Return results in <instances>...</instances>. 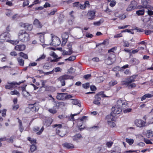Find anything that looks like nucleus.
I'll return each mask as SVG.
<instances>
[{"label": "nucleus", "mask_w": 153, "mask_h": 153, "mask_svg": "<svg viewBox=\"0 0 153 153\" xmlns=\"http://www.w3.org/2000/svg\"><path fill=\"white\" fill-rule=\"evenodd\" d=\"M19 38L21 41L23 42H27L30 40L29 35L24 30H21L19 32Z\"/></svg>", "instance_id": "1"}, {"label": "nucleus", "mask_w": 153, "mask_h": 153, "mask_svg": "<svg viewBox=\"0 0 153 153\" xmlns=\"http://www.w3.org/2000/svg\"><path fill=\"white\" fill-rule=\"evenodd\" d=\"M137 76V75H134L124 79L121 82L122 85H128L129 84L135 81V79Z\"/></svg>", "instance_id": "2"}, {"label": "nucleus", "mask_w": 153, "mask_h": 153, "mask_svg": "<svg viewBox=\"0 0 153 153\" xmlns=\"http://www.w3.org/2000/svg\"><path fill=\"white\" fill-rule=\"evenodd\" d=\"M72 97V95L70 94L68 95L66 93H57L56 96V98L57 100H68Z\"/></svg>", "instance_id": "3"}, {"label": "nucleus", "mask_w": 153, "mask_h": 153, "mask_svg": "<svg viewBox=\"0 0 153 153\" xmlns=\"http://www.w3.org/2000/svg\"><path fill=\"white\" fill-rule=\"evenodd\" d=\"M74 77L72 76L68 75L67 74H65L61 76L58 79V81L61 82V85L64 86L65 85V80L68 79H73Z\"/></svg>", "instance_id": "4"}, {"label": "nucleus", "mask_w": 153, "mask_h": 153, "mask_svg": "<svg viewBox=\"0 0 153 153\" xmlns=\"http://www.w3.org/2000/svg\"><path fill=\"white\" fill-rule=\"evenodd\" d=\"M52 42L50 45L54 46H58L60 44L61 42L59 39L56 36H54L52 37Z\"/></svg>", "instance_id": "5"}, {"label": "nucleus", "mask_w": 153, "mask_h": 153, "mask_svg": "<svg viewBox=\"0 0 153 153\" xmlns=\"http://www.w3.org/2000/svg\"><path fill=\"white\" fill-rule=\"evenodd\" d=\"M52 126L53 128L57 127L56 129V132L59 136L62 137L65 135V132H61V131L60 130L62 127V125L56 124Z\"/></svg>", "instance_id": "6"}, {"label": "nucleus", "mask_w": 153, "mask_h": 153, "mask_svg": "<svg viewBox=\"0 0 153 153\" xmlns=\"http://www.w3.org/2000/svg\"><path fill=\"white\" fill-rule=\"evenodd\" d=\"M25 80L23 81L22 82H19V83H17V82H7V83L8 84V85H6L5 86V88L6 89H11L12 88H14V86L15 85H19L20 84L22 83H23Z\"/></svg>", "instance_id": "7"}, {"label": "nucleus", "mask_w": 153, "mask_h": 153, "mask_svg": "<svg viewBox=\"0 0 153 153\" xmlns=\"http://www.w3.org/2000/svg\"><path fill=\"white\" fill-rule=\"evenodd\" d=\"M137 3L135 1H133L131 2L130 4L128 5L126 9L127 11H130L135 9L137 5Z\"/></svg>", "instance_id": "8"}, {"label": "nucleus", "mask_w": 153, "mask_h": 153, "mask_svg": "<svg viewBox=\"0 0 153 153\" xmlns=\"http://www.w3.org/2000/svg\"><path fill=\"white\" fill-rule=\"evenodd\" d=\"M127 104V102L125 100H120L117 101V105L122 109L124 108Z\"/></svg>", "instance_id": "9"}, {"label": "nucleus", "mask_w": 153, "mask_h": 153, "mask_svg": "<svg viewBox=\"0 0 153 153\" xmlns=\"http://www.w3.org/2000/svg\"><path fill=\"white\" fill-rule=\"evenodd\" d=\"M122 108L119 107L117 105H116L112 108V112L111 113V115L114 116L112 115V113L115 114H119L122 111Z\"/></svg>", "instance_id": "10"}, {"label": "nucleus", "mask_w": 153, "mask_h": 153, "mask_svg": "<svg viewBox=\"0 0 153 153\" xmlns=\"http://www.w3.org/2000/svg\"><path fill=\"white\" fill-rule=\"evenodd\" d=\"M29 107L30 110L33 112L37 111L39 108L38 104L36 103L33 104H29Z\"/></svg>", "instance_id": "11"}, {"label": "nucleus", "mask_w": 153, "mask_h": 153, "mask_svg": "<svg viewBox=\"0 0 153 153\" xmlns=\"http://www.w3.org/2000/svg\"><path fill=\"white\" fill-rule=\"evenodd\" d=\"M135 123L139 127H142L145 126L146 122L140 119H137L135 121Z\"/></svg>", "instance_id": "12"}, {"label": "nucleus", "mask_w": 153, "mask_h": 153, "mask_svg": "<svg viewBox=\"0 0 153 153\" xmlns=\"http://www.w3.org/2000/svg\"><path fill=\"white\" fill-rule=\"evenodd\" d=\"M95 12L94 11H90L87 14V17L90 19H93L95 16Z\"/></svg>", "instance_id": "13"}, {"label": "nucleus", "mask_w": 153, "mask_h": 153, "mask_svg": "<svg viewBox=\"0 0 153 153\" xmlns=\"http://www.w3.org/2000/svg\"><path fill=\"white\" fill-rule=\"evenodd\" d=\"M149 0H142V4L144 7L145 8L148 9L151 8V5L149 4Z\"/></svg>", "instance_id": "14"}, {"label": "nucleus", "mask_w": 153, "mask_h": 153, "mask_svg": "<svg viewBox=\"0 0 153 153\" xmlns=\"http://www.w3.org/2000/svg\"><path fill=\"white\" fill-rule=\"evenodd\" d=\"M39 128L38 126H35L33 128V130L34 131L37 132L36 134L38 135H40L44 130L43 126H42L39 130Z\"/></svg>", "instance_id": "15"}, {"label": "nucleus", "mask_w": 153, "mask_h": 153, "mask_svg": "<svg viewBox=\"0 0 153 153\" xmlns=\"http://www.w3.org/2000/svg\"><path fill=\"white\" fill-rule=\"evenodd\" d=\"M139 62L140 61L139 60L134 58L131 59L129 62L130 64L131 65H137Z\"/></svg>", "instance_id": "16"}, {"label": "nucleus", "mask_w": 153, "mask_h": 153, "mask_svg": "<svg viewBox=\"0 0 153 153\" xmlns=\"http://www.w3.org/2000/svg\"><path fill=\"white\" fill-rule=\"evenodd\" d=\"M25 49V46L24 45H18L15 47V49L18 51H23Z\"/></svg>", "instance_id": "17"}, {"label": "nucleus", "mask_w": 153, "mask_h": 153, "mask_svg": "<svg viewBox=\"0 0 153 153\" xmlns=\"http://www.w3.org/2000/svg\"><path fill=\"white\" fill-rule=\"evenodd\" d=\"M33 24L36 27L38 28H41L42 26L39 21L36 19H35Z\"/></svg>", "instance_id": "18"}, {"label": "nucleus", "mask_w": 153, "mask_h": 153, "mask_svg": "<svg viewBox=\"0 0 153 153\" xmlns=\"http://www.w3.org/2000/svg\"><path fill=\"white\" fill-rule=\"evenodd\" d=\"M18 120V123H19V129L21 133H22L24 130V128L22 125V122L21 120L19 118H17Z\"/></svg>", "instance_id": "19"}, {"label": "nucleus", "mask_w": 153, "mask_h": 153, "mask_svg": "<svg viewBox=\"0 0 153 153\" xmlns=\"http://www.w3.org/2000/svg\"><path fill=\"white\" fill-rule=\"evenodd\" d=\"M62 145L64 147L68 149H72L74 148V146L72 144L68 143H64Z\"/></svg>", "instance_id": "20"}, {"label": "nucleus", "mask_w": 153, "mask_h": 153, "mask_svg": "<svg viewBox=\"0 0 153 153\" xmlns=\"http://www.w3.org/2000/svg\"><path fill=\"white\" fill-rule=\"evenodd\" d=\"M55 104L54 105L53 108H59L61 105H64V103L62 102H57L55 101H53Z\"/></svg>", "instance_id": "21"}, {"label": "nucleus", "mask_w": 153, "mask_h": 153, "mask_svg": "<svg viewBox=\"0 0 153 153\" xmlns=\"http://www.w3.org/2000/svg\"><path fill=\"white\" fill-rule=\"evenodd\" d=\"M105 62L108 65H110L112 64L114 62L113 59L110 57H108L105 61Z\"/></svg>", "instance_id": "22"}, {"label": "nucleus", "mask_w": 153, "mask_h": 153, "mask_svg": "<svg viewBox=\"0 0 153 153\" xmlns=\"http://www.w3.org/2000/svg\"><path fill=\"white\" fill-rule=\"evenodd\" d=\"M145 13V10L144 9H142L141 10H137L136 12V14L138 16H142L144 15Z\"/></svg>", "instance_id": "23"}, {"label": "nucleus", "mask_w": 153, "mask_h": 153, "mask_svg": "<svg viewBox=\"0 0 153 153\" xmlns=\"http://www.w3.org/2000/svg\"><path fill=\"white\" fill-rule=\"evenodd\" d=\"M37 34L41 35L39 36V40L41 43H44L45 39H44V33H37Z\"/></svg>", "instance_id": "24"}, {"label": "nucleus", "mask_w": 153, "mask_h": 153, "mask_svg": "<svg viewBox=\"0 0 153 153\" xmlns=\"http://www.w3.org/2000/svg\"><path fill=\"white\" fill-rule=\"evenodd\" d=\"M146 136L148 138L152 137L153 136V131L151 130H147L146 134Z\"/></svg>", "instance_id": "25"}, {"label": "nucleus", "mask_w": 153, "mask_h": 153, "mask_svg": "<svg viewBox=\"0 0 153 153\" xmlns=\"http://www.w3.org/2000/svg\"><path fill=\"white\" fill-rule=\"evenodd\" d=\"M33 28V25L31 24L26 23V25L25 29L26 30L31 31Z\"/></svg>", "instance_id": "26"}, {"label": "nucleus", "mask_w": 153, "mask_h": 153, "mask_svg": "<svg viewBox=\"0 0 153 153\" xmlns=\"http://www.w3.org/2000/svg\"><path fill=\"white\" fill-rule=\"evenodd\" d=\"M86 117L85 116H83L80 119V120L78 123V126L80 127L82 125V121L86 118Z\"/></svg>", "instance_id": "27"}, {"label": "nucleus", "mask_w": 153, "mask_h": 153, "mask_svg": "<svg viewBox=\"0 0 153 153\" xmlns=\"http://www.w3.org/2000/svg\"><path fill=\"white\" fill-rule=\"evenodd\" d=\"M17 60L20 66H24V60L19 58H17Z\"/></svg>", "instance_id": "28"}, {"label": "nucleus", "mask_w": 153, "mask_h": 153, "mask_svg": "<svg viewBox=\"0 0 153 153\" xmlns=\"http://www.w3.org/2000/svg\"><path fill=\"white\" fill-rule=\"evenodd\" d=\"M19 55L21 57L24 59H27L28 58V55L27 54L24 53L22 52H21L19 54Z\"/></svg>", "instance_id": "29"}, {"label": "nucleus", "mask_w": 153, "mask_h": 153, "mask_svg": "<svg viewBox=\"0 0 153 153\" xmlns=\"http://www.w3.org/2000/svg\"><path fill=\"white\" fill-rule=\"evenodd\" d=\"M72 103L73 104L77 105L80 107H81V104L79 101L77 100H73Z\"/></svg>", "instance_id": "30"}, {"label": "nucleus", "mask_w": 153, "mask_h": 153, "mask_svg": "<svg viewBox=\"0 0 153 153\" xmlns=\"http://www.w3.org/2000/svg\"><path fill=\"white\" fill-rule=\"evenodd\" d=\"M117 83V82L116 80L113 79L109 83V85L110 86H112L116 84Z\"/></svg>", "instance_id": "31"}, {"label": "nucleus", "mask_w": 153, "mask_h": 153, "mask_svg": "<svg viewBox=\"0 0 153 153\" xmlns=\"http://www.w3.org/2000/svg\"><path fill=\"white\" fill-rule=\"evenodd\" d=\"M67 48L69 49V51L72 53L73 52L72 48V45L71 43H69L67 45Z\"/></svg>", "instance_id": "32"}, {"label": "nucleus", "mask_w": 153, "mask_h": 153, "mask_svg": "<svg viewBox=\"0 0 153 153\" xmlns=\"http://www.w3.org/2000/svg\"><path fill=\"white\" fill-rule=\"evenodd\" d=\"M10 94L12 95H16L18 97H19L20 95V94L19 92L15 90L13 91H11L10 92Z\"/></svg>", "instance_id": "33"}, {"label": "nucleus", "mask_w": 153, "mask_h": 153, "mask_svg": "<svg viewBox=\"0 0 153 153\" xmlns=\"http://www.w3.org/2000/svg\"><path fill=\"white\" fill-rule=\"evenodd\" d=\"M62 39H67L68 38V35L66 33H63L62 35Z\"/></svg>", "instance_id": "34"}, {"label": "nucleus", "mask_w": 153, "mask_h": 153, "mask_svg": "<svg viewBox=\"0 0 153 153\" xmlns=\"http://www.w3.org/2000/svg\"><path fill=\"white\" fill-rule=\"evenodd\" d=\"M126 141L130 145H131L134 142V140L133 139H126Z\"/></svg>", "instance_id": "35"}, {"label": "nucleus", "mask_w": 153, "mask_h": 153, "mask_svg": "<svg viewBox=\"0 0 153 153\" xmlns=\"http://www.w3.org/2000/svg\"><path fill=\"white\" fill-rule=\"evenodd\" d=\"M76 59V56H71L68 58L65 59V60H68L69 61H72L75 60Z\"/></svg>", "instance_id": "36"}, {"label": "nucleus", "mask_w": 153, "mask_h": 153, "mask_svg": "<svg viewBox=\"0 0 153 153\" xmlns=\"http://www.w3.org/2000/svg\"><path fill=\"white\" fill-rule=\"evenodd\" d=\"M27 85H23V86L21 87V88L22 89V92H23L22 93V94L23 95L24 97L26 96H27V95H25V94L24 92H23L24 91H26L25 88H26V87L27 86Z\"/></svg>", "instance_id": "37"}, {"label": "nucleus", "mask_w": 153, "mask_h": 153, "mask_svg": "<svg viewBox=\"0 0 153 153\" xmlns=\"http://www.w3.org/2000/svg\"><path fill=\"white\" fill-rule=\"evenodd\" d=\"M46 57V55L44 54H43L42 55H41L38 59H37L36 60V61H40L41 60L44 59Z\"/></svg>", "instance_id": "38"}, {"label": "nucleus", "mask_w": 153, "mask_h": 153, "mask_svg": "<svg viewBox=\"0 0 153 153\" xmlns=\"http://www.w3.org/2000/svg\"><path fill=\"white\" fill-rule=\"evenodd\" d=\"M123 46L128 47L129 46L130 44L128 41L123 40Z\"/></svg>", "instance_id": "39"}, {"label": "nucleus", "mask_w": 153, "mask_h": 153, "mask_svg": "<svg viewBox=\"0 0 153 153\" xmlns=\"http://www.w3.org/2000/svg\"><path fill=\"white\" fill-rule=\"evenodd\" d=\"M36 149V147L33 144L30 146V150L31 152H33Z\"/></svg>", "instance_id": "40"}, {"label": "nucleus", "mask_w": 153, "mask_h": 153, "mask_svg": "<svg viewBox=\"0 0 153 153\" xmlns=\"http://www.w3.org/2000/svg\"><path fill=\"white\" fill-rule=\"evenodd\" d=\"M51 67V65L48 63H46L43 66V68L46 69H49Z\"/></svg>", "instance_id": "41"}, {"label": "nucleus", "mask_w": 153, "mask_h": 153, "mask_svg": "<svg viewBox=\"0 0 153 153\" xmlns=\"http://www.w3.org/2000/svg\"><path fill=\"white\" fill-rule=\"evenodd\" d=\"M113 143V142L110 141L107 142L106 143V145L108 147L110 148L112 146Z\"/></svg>", "instance_id": "42"}, {"label": "nucleus", "mask_w": 153, "mask_h": 153, "mask_svg": "<svg viewBox=\"0 0 153 153\" xmlns=\"http://www.w3.org/2000/svg\"><path fill=\"white\" fill-rule=\"evenodd\" d=\"M48 111L51 113L54 114L56 113L57 111L56 110L54 109L50 108L48 110Z\"/></svg>", "instance_id": "43"}, {"label": "nucleus", "mask_w": 153, "mask_h": 153, "mask_svg": "<svg viewBox=\"0 0 153 153\" xmlns=\"http://www.w3.org/2000/svg\"><path fill=\"white\" fill-rule=\"evenodd\" d=\"M81 137V135L80 134H78L76 135L73 137V139L74 140H76L78 139H79Z\"/></svg>", "instance_id": "44"}, {"label": "nucleus", "mask_w": 153, "mask_h": 153, "mask_svg": "<svg viewBox=\"0 0 153 153\" xmlns=\"http://www.w3.org/2000/svg\"><path fill=\"white\" fill-rule=\"evenodd\" d=\"M2 34H4L3 36L5 39H6L7 38H9L10 37V34L8 32H5L2 33Z\"/></svg>", "instance_id": "45"}, {"label": "nucleus", "mask_w": 153, "mask_h": 153, "mask_svg": "<svg viewBox=\"0 0 153 153\" xmlns=\"http://www.w3.org/2000/svg\"><path fill=\"white\" fill-rule=\"evenodd\" d=\"M89 86V83L88 82L82 84V86L83 88L85 89H87L88 88Z\"/></svg>", "instance_id": "46"}, {"label": "nucleus", "mask_w": 153, "mask_h": 153, "mask_svg": "<svg viewBox=\"0 0 153 153\" xmlns=\"http://www.w3.org/2000/svg\"><path fill=\"white\" fill-rule=\"evenodd\" d=\"M104 92L103 91H101L100 92H99L97 95H98L100 97L101 96L102 97H106V96L104 94Z\"/></svg>", "instance_id": "47"}, {"label": "nucleus", "mask_w": 153, "mask_h": 153, "mask_svg": "<svg viewBox=\"0 0 153 153\" xmlns=\"http://www.w3.org/2000/svg\"><path fill=\"white\" fill-rule=\"evenodd\" d=\"M72 53L68 51H66L64 50L63 51L62 55H70Z\"/></svg>", "instance_id": "48"}, {"label": "nucleus", "mask_w": 153, "mask_h": 153, "mask_svg": "<svg viewBox=\"0 0 153 153\" xmlns=\"http://www.w3.org/2000/svg\"><path fill=\"white\" fill-rule=\"evenodd\" d=\"M57 10L56 9H55L51 11L50 13H48V15H54L55 13L57 12Z\"/></svg>", "instance_id": "49"}, {"label": "nucleus", "mask_w": 153, "mask_h": 153, "mask_svg": "<svg viewBox=\"0 0 153 153\" xmlns=\"http://www.w3.org/2000/svg\"><path fill=\"white\" fill-rule=\"evenodd\" d=\"M108 124L111 127H114L115 126V124L114 122L111 121H108Z\"/></svg>", "instance_id": "50"}, {"label": "nucleus", "mask_w": 153, "mask_h": 153, "mask_svg": "<svg viewBox=\"0 0 153 153\" xmlns=\"http://www.w3.org/2000/svg\"><path fill=\"white\" fill-rule=\"evenodd\" d=\"M4 34H2L0 35V42H3L4 40H6L4 37L3 36H4Z\"/></svg>", "instance_id": "51"}, {"label": "nucleus", "mask_w": 153, "mask_h": 153, "mask_svg": "<svg viewBox=\"0 0 153 153\" xmlns=\"http://www.w3.org/2000/svg\"><path fill=\"white\" fill-rule=\"evenodd\" d=\"M144 141L146 144H152V142L150 140L144 138Z\"/></svg>", "instance_id": "52"}, {"label": "nucleus", "mask_w": 153, "mask_h": 153, "mask_svg": "<svg viewBox=\"0 0 153 153\" xmlns=\"http://www.w3.org/2000/svg\"><path fill=\"white\" fill-rule=\"evenodd\" d=\"M135 29L138 32H143L144 31V30L143 29L139 28L137 27H136Z\"/></svg>", "instance_id": "53"}, {"label": "nucleus", "mask_w": 153, "mask_h": 153, "mask_svg": "<svg viewBox=\"0 0 153 153\" xmlns=\"http://www.w3.org/2000/svg\"><path fill=\"white\" fill-rule=\"evenodd\" d=\"M116 3V2L115 1L112 0L111 1L110 4V6L111 7H113L115 5Z\"/></svg>", "instance_id": "54"}, {"label": "nucleus", "mask_w": 153, "mask_h": 153, "mask_svg": "<svg viewBox=\"0 0 153 153\" xmlns=\"http://www.w3.org/2000/svg\"><path fill=\"white\" fill-rule=\"evenodd\" d=\"M81 111V110L80 111V112H79V113H78L77 114H71V119L73 120H74V117L75 116H76V115L79 114Z\"/></svg>", "instance_id": "55"}, {"label": "nucleus", "mask_w": 153, "mask_h": 153, "mask_svg": "<svg viewBox=\"0 0 153 153\" xmlns=\"http://www.w3.org/2000/svg\"><path fill=\"white\" fill-rule=\"evenodd\" d=\"M145 33L146 35H149L153 32V31L150 30H144Z\"/></svg>", "instance_id": "56"}, {"label": "nucleus", "mask_w": 153, "mask_h": 153, "mask_svg": "<svg viewBox=\"0 0 153 153\" xmlns=\"http://www.w3.org/2000/svg\"><path fill=\"white\" fill-rule=\"evenodd\" d=\"M6 111L7 110L6 109H4L2 110L1 115L2 117H5L6 116Z\"/></svg>", "instance_id": "57"}, {"label": "nucleus", "mask_w": 153, "mask_h": 153, "mask_svg": "<svg viewBox=\"0 0 153 153\" xmlns=\"http://www.w3.org/2000/svg\"><path fill=\"white\" fill-rule=\"evenodd\" d=\"M147 11L148 14L149 16H152L153 15V11L151 10H150L149 9H147Z\"/></svg>", "instance_id": "58"}, {"label": "nucleus", "mask_w": 153, "mask_h": 153, "mask_svg": "<svg viewBox=\"0 0 153 153\" xmlns=\"http://www.w3.org/2000/svg\"><path fill=\"white\" fill-rule=\"evenodd\" d=\"M101 23V20H100L97 22H94V25L95 26H99L100 25Z\"/></svg>", "instance_id": "59"}, {"label": "nucleus", "mask_w": 153, "mask_h": 153, "mask_svg": "<svg viewBox=\"0 0 153 153\" xmlns=\"http://www.w3.org/2000/svg\"><path fill=\"white\" fill-rule=\"evenodd\" d=\"M131 110L132 109L131 108H127L124 110H123V112L124 113H126L131 112Z\"/></svg>", "instance_id": "60"}, {"label": "nucleus", "mask_w": 153, "mask_h": 153, "mask_svg": "<svg viewBox=\"0 0 153 153\" xmlns=\"http://www.w3.org/2000/svg\"><path fill=\"white\" fill-rule=\"evenodd\" d=\"M94 104L97 105H100V104L99 101L97 100V99H96L95 98L94 101Z\"/></svg>", "instance_id": "61"}, {"label": "nucleus", "mask_w": 153, "mask_h": 153, "mask_svg": "<svg viewBox=\"0 0 153 153\" xmlns=\"http://www.w3.org/2000/svg\"><path fill=\"white\" fill-rule=\"evenodd\" d=\"M51 56H52L54 58H57L58 56L56 54L53 52L50 54Z\"/></svg>", "instance_id": "62"}, {"label": "nucleus", "mask_w": 153, "mask_h": 153, "mask_svg": "<svg viewBox=\"0 0 153 153\" xmlns=\"http://www.w3.org/2000/svg\"><path fill=\"white\" fill-rule=\"evenodd\" d=\"M29 4V1L28 0L25 1L23 2V7H25L26 6H27Z\"/></svg>", "instance_id": "63"}, {"label": "nucleus", "mask_w": 153, "mask_h": 153, "mask_svg": "<svg viewBox=\"0 0 153 153\" xmlns=\"http://www.w3.org/2000/svg\"><path fill=\"white\" fill-rule=\"evenodd\" d=\"M91 76V75L90 74H88L87 75H85L83 77L85 79H87L89 77H90Z\"/></svg>", "instance_id": "64"}]
</instances>
